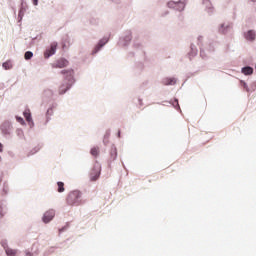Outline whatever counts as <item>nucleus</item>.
<instances>
[{"label":"nucleus","mask_w":256,"mask_h":256,"mask_svg":"<svg viewBox=\"0 0 256 256\" xmlns=\"http://www.w3.org/2000/svg\"><path fill=\"white\" fill-rule=\"evenodd\" d=\"M57 51V42H53L50 45V48L47 49L44 53V57L45 59H49V57H51V55H55V52Z\"/></svg>","instance_id":"39448f33"},{"label":"nucleus","mask_w":256,"mask_h":256,"mask_svg":"<svg viewBox=\"0 0 256 256\" xmlns=\"http://www.w3.org/2000/svg\"><path fill=\"white\" fill-rule=\"evenodd\" d=\"M241 85L244 87L245 91L249 93V86H247V83H245L244 81H241Z\"/></svg>","instance_id":"aec40b11"},{"label":"nucleus","mask_w":256,"mask_h":256,"mask_svg":"<svg viewBox=\"0 0 256 256\" xmlns=\"http://www.w3.org/2000/svg\"><path fill=\"white\" fill-rule=\"evenodd\" d=\"M230 28H231V25H229V24H227V25L222 24L220 31H221V33H227V29H230Z\"/></svg>","instance_id":"f3484780"},{"label":"nucleus","mask_w":256,"mask_h":256,"mask_svg":"<svg viewBox=\"0 0 256 256\" xmlns=\"http://www.w3.org/2000/svg\"><path fill=\"white\" fill-rule=\"evenodd\" d=\"M55 217V210L51 209L44 213L43 221L44 223H49L50 221H53V218Z\"/></svg>","instance_id":"423d86ee"},{"label":"nucleus","mask_w":256,"mask_h":256,"mask_svg":"<svg viewBox=\"0 0 256 256\" xmlns=\"http://www.w3.org/2000/svg\"><path fill=\"white\" fill-rule=\"evenodd\" d=\"M168 5H171V2H169Z\"/></svg>","instance_id":"bb28decb"},{"label":"nucleus","mask_w":256,"mask_h":256,"mask_svg":"<svg viewBox=\"0 0 256 256\" xmlns=\"http://www.w3.org/2000/svg\"><path fill=\"white\" fill-rule=\"evenodd\" d=\"M243 75H253V68L250 66H246L242 68Z\"/></svg>","instance_id":"9d476101"},{"label":"nucleus","mask_w":256,"mask_h":256,"mask_svg":"<svg viewBox=\"0 0 256 256\" xmlns=\"http://www.w3.org/2000/svg\"><path fill=\"white\" fill-rule=\"evenodd\" d=\"M203 5L206 7V9L213 11V4H211V1L203 0Z\"/></svg>","instance_id":"f8f14e48"},{"label":"nucleus","mask_w":256,"mask_h":256,"mask_svg":"<svg viewBox=\"0 0 256 256\" xmlns=\"http://www.w3.org/2000/svg\"><path fill=\"white\" fill-rule=\"evenodd\" d=\"M33 1V5H38L39 0H32Z\"/></svg>","instance_id":"5701e85b"},{"label":"nucleus","mask_w":256,"mask_h":256,"mask_svg":"<svg viewBox=\"0 0 256 256\" xmlns=\"http://www.w3.org/2000/svg\"><path fill=\"white\" fill-rule=\"evenodd\" d=\"M244 37L247 41H254L256 37L255 31L249 30L244 34Z\"/></svg>","instance_id":"6e6552de"},{"label":"nucleus","mask_w":256,"mask_h":256,"mask_svg":"<svg viewBox=\"0 0 256 256\" xmlns=\"http://www.w3.org/2000/svg\"><path fill=\"white\" fill-rule=\"evenodd\" d=\"M256 0H252L253 3H255Z\"/></svg>","instance_id":"a878e982"},{"label":"nucleus","mask_w":256,"mask_h":256,"mask_svg":"<svg viewBox=\"0 0 256 256\" xmlns=\"http://www.w3.org/2000/svg\"><path fill=\"white\" fill-rule=\"evenodd\" d=\"M177 80L175 78H166L164 79V85H175Z\"/></svg>","instance_id":"9b49d317"},{"label":"nucleus","mask_w":256,"mask_h":256,"mask_svg":"<svg viewBox=\"0 0 256 256\" xmlns=\"http://www.w3.org/2000/svg\"><path fill=\"white\" fill-rule=\"evenodd\" d=\"M26 121L29 123L30 127L33 125V118H31V110L26 109L23 113Z\"/></svg>","instance_id":"0eeeda50"},{"label":"nucleus","mask_w":256,"mask_h":256,"mask_svg":"<svg viewBox=\"0 0 256 256\" xmlns=\"http://www.w3.org/2000/svg\"><path fill=\"white\" fill-rule=\"evenodd\" d=\"M26 256H33V254H31L30 252H27Z\"/></svg>","instance_id":"393cba45"},{"label":"nucleus","mask_w":256,"mask_h":256,"mask_svg":"<svg viewBox=\"0 0 256 256\" xmlns=\"http://www.w3.org/2000/svg\"><path fill=\"white\" fill-rule=\"evenodd\" d=\"M4 215H5V208L3 206V203L0 202V219H3Z\"/></svg>","instance_id":"a211bd4d"},{"label":"nucleus","mask_w":256,"mask_h":256,"mask_svg":"<svg viewBox=\"0 0 256 256\" xmlns=\"http://www.w3.org/2000/svg\"><path fill=\"white\" fill-rule=\"evenodd\" d=\"M57 185H58V193H63L65 191V183L63 182H57Z\"/></svg>","instance_id":"4468645a"},{"label":"nucleus","mask_w":256,"mask_h":256,"mask_svg":"<svg viewBox=\"0 0 256 256\" xmlns=\"http://www.w3.org/2000/svg\"><path fill=\"white\" fill-rule=\"evenodd\" d=\"M4 249L7 256H17V253H18L17 249H13L9 247H4Z\"/></svg>","instance_id":"1a4fd4ad"},{"label":"nucleus","mask_w":256,"mask_h":256,"mask_svg":"<svg viewBox=\"0 0 256 256\" xmlns=\"http://www.w3.org/2000/svg\"><path fill=\"white\" fill-rule=\"evenodd\" d=\"M100 175H101V166L97 164L94 166V168L90 172V180L97 181Z\"/></svg>","instance_id":"7ed1b4c3"},{"label":"nucleus","mask_w":256,"mask_h":256,"mask_svg":"<svg viewBox=\"0 0 256 256\" xmlns=\"http://www.w3.org/2000/svg\"><path fill=\"white\" fill-rule=\"evenodd\" d=\"M110 157H111L112 161H115L117 159V149H115V148L111 149Z\"/></svg>","instance_id":"2eb2a0df"},{"label":"nucleus","mask_w":256,"mask_h":256,"mask_svg":"<svg viewBox=\"0 0 256 256\" xmlns=\"http://www.w3.org/2000/svg\"><path fill=\"white\" fill-rule=\"evenodd\" d=\"M105 43H107V40L103 42V40L100 41L99 45H98V49H101V47H103V45H105Z\"/></svg>","instance_id":"412c9836"},{"label":"nucleus","mask_w":256,"mask_h":256,"mask_svg":"<svg viewBox=\"0 0 256 256\" xmlns=\"http://www.w3.org/2000/svg\"><path fill=\"white\" fill-rule=\"evenodd\" d=\"M66 203L70 206L81 205V191H71L66 197Z\"/></svg>","instance_id":"f03ea898"},{"label":"nucleus","mask_w":256,"mask_h":256,"mask_svg":"<svg viewBox=\"0 0 256 256\" xmlns=\"http://www.w3.org/2000/svg\"><path fill=\"white\" fill-rule=\"evenodd\" d=\"M2 67L6 70H9L13 67V64H11V61H6L2 64Z\"/></svg>","instance_id":"dca6fc26"},{"label":"nucleus","mask_w":256,"mask_h":256,"mask_svg":"<svg viewBox=\"0 0 256 256\" xmlns=\"http://www.w3.org/2000/svg\"><path fill=\"white\" fill-rule=\"evenodd\" d=\"M90 153L93 157H99V147H93L90 150Z\"/></svg>","instance_id":"ddd939ff"},{"label":"nucleus","mask_w":256,"mask_h":256,"mask_svg":"<svg viewBox=\"0 0 256 256\" xmlns=\"http://www.w3.org/2000/svg\"><path fill=\"white\" fill-rule=\"evenodd\" d=\"M69 65V61L65 58L58 59L54 64H52L53 69H63Z\"/></svg>","instance_id":"20e7f679"},{"label":"nucleus","mask_w":256,"mask_h":256,"mask_svg":"<svg viewBox=\"0 0 256 256\" xmlns=\"http://www.w3.org/2000/svg\"><path fill=\"white\" fill-rule=\"evenodd\" d=\"M0 153H3V144L0 143Z\"/></svg>","instance_id":"b1692460"},{"label":"nucleus","mask_w":256,"mask_h":256,"mask_svg":"<svg viewBox=\"0 0 256 256\" xmlns=\"http://www.w3.org/2000/svg\"><path fill=\"white\" fill-rule=\"evenodd\" d=\"M17 121H19V123H24L23 118H21V117H18Z\"/></svg>","instance_id":"4be33fe9"},{"label":"nucleus","mask_w":256,"mask_h":256,"mask_svg":"<svg viewBox=\"0 0 256 256\" xmlns=\"http://www.w3.org/2000/svg\"><path fill=\"white\" fill-rule=\"evenodd\" d=\"M24 57H25L26 60L31 59V58L33 57V52L27 51V52L25 53Z\"/></svg>","instance_id":"6ab92c4d"},{"label":"nucleus","mask_w":256,"mask_h":256,"mask_svg":"<svg viewBox=\"0 0 256 256\" xmlns=\"http://www.w3.org/2000/svg\"><path fill=\"white\" fill-rule=\"evenodd\" d=\"M61 74L65 76V79L67 81L66 86L62 85L59 88V94L64 95V93H67L69 89H71V85H73V69H68V70H62Z\"/></svg>","instance_id":"f257e3e1"}]
</instances>
